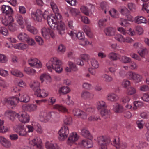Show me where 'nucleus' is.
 Instances as JSON below:
<instances>
[{
    "label": "nucleus",
    "mask_w": 149,
    "mask_h": 149,
    "mask_svg": "<svg viewBox=\"0 0 149 149\" xmlns=\"http://www.w3.org/2000/svg\"><path fill=\"white\" fill-rule=\"evenodd\" d=\"M32 125L34 127L36 131L38 133L41 134L43 132V130L41 126L38 123L33 122L32 123Z\"/></svg>",
    "instance_id": "obj_33"
},
{
    "label": "nucleus",
    "mask_w": 149,
    "mask_h": 149,
    "mask_svg": "<svg viewBox=\"0 0 149 149\" xmlns=\"http://www.w3.org/2000/svg\"><path fill=\"white\" fill-rule=\"evenodd\" d=\"M113 110L116 113H120L123 111L124 109L123 107L120 104L116 103L113 105Z\"/></svg>",
    "instance_id": "obj_26"
},
{
    "label": "nucleus",
    "mask_w": 149,
    "mask_h": 149,
    "mask_svg": "<svg viewBox=\"0 0 149 149\" xmlns=\"http://www.w3.org/2000/svg\"><path fill=\"white\" fill-rule=\"evenodd\" d=\"M80 9L81 11L85 15H88L89 14V10L86 7L82 6Z\"/></svg>",
    "instance_id": "obj_62"
},
{
    "label": "nucleus",
    "mask_w": 149,
    "mask_h": 149,
    "mask_svg": "<svg viewBox=\"0 0 149 149\" xmlns=\"http://www.w3.org/2000/svg\"><path fill=\"white\" fill-rule=\"evenodd\" d=\"M109 12L112 17L113 18H116L118 17L119 13L117 11L115 8H111Z\"/></svg>",
    "instance_id": "obj_38"
},
{
    "label": "nucleus",
    "mask_w": 149,
    "mask_h": 149,
    "mask_svg": "<svg viewBox=\"0 0 149 149\" xmlns=\"http://www.w3.org/2000/svg\"><path fill=\"white\" fill-rule=\"evenodd\" d=\"M11 73L17 77L22 78L24 76V74L20 71L17 69H14L10 71Z\"/></svg>",
    "instance_id": "obj_35"
},
{
    "label": "nucleus",
    "mask_w": 149,
    "mask_h": 149,
    "mask_svg": "<svg viewBox=\"0 0 149 149\" xmlns=\"http://www.w3.org/2000/svg\"><path fill=\"white\" fill-rule=\"evenodd\" d=\"M19 120L23 123H28L30 120L29 115L26 112H24L21 114L18 115Z\"/></svg>",
    "instance_id": "obj_16"
},
{
    "label": "nucleus",
    "mask_w": 149,
    "mask_h": 149,
    "mask_svg": "<svg viewBox=\"0 0 149 149\" xmlns=\"http://www.w3.org/2000/svg\"><path fill=\"white\" fill-rule=\"evenodd\" d=\"M0 33L5 36H7L8 34V32L7 29L5 27L0 28Z\"/></svg>",
    "instance_id": "obj_60"
},
{
    "label": "nucleus",
    "mask_w": 149,
    "mask_h": 149,
    "mask_svg": "<svg viewBox=\"0 0 149 149\" xmlns=\"http://www.w3.org/2000/svg\"><path fill=\"white\" fill-rule=\"evenodd\" d=\"M97 141L99 145H108L111 143L110 138L106 136H100L97 138Z\"/></svg>",
    "instance_id": "obj_11"
},
{
    "label": "nucleus",
    "mask_w": 149,
    "mask_h": 149,
    "mask_svg": "<svg viewBox=\"0 0 149 149\" xmlns=\"http://www.w3.org/2000/svg\"><path fill=\"white\" fill-rule=\"evenodd\" d=\"M78 137L76 133H71L67 141V143L69 145H71L75 142L77 141Z\"/></svg>",
    "instance_id": "obj_17"
},
{
    "label": "nucleus",
    "mask_w": 149,
    "mask_h": 149,
    "mask_svg": "<svg viewBox=\"0 0 149 149\" xmlns=\"http://www.w3.org/2000/svg\"><path fill=\"white\" fill-rule=\"evenodd\" d=\"M14 20L12 15H5L2 20L3 24L6 26H8L12 22H14Z\"/></svg>",
    "instance_id": "obj_19"
},
{
    "label": "nucleus",
    "mask_w": 149,
    "mask_h": 149,
    "mask_svg": "<svg viewBox=\"0 0 149 149\" xmlns=\"http://www.w3.org/2000/svg\"><path fill=\"white\" fill-rule=\"evenodd\" d=\"M90 63L92 68L95 69L99 68V64L97 60L95 59H92L91 60Z\"/></svg>",
    "instance_id": "obj_42"
},
{
    "label": "nucleus",
    "mask_w": 149,
    "mask_h": 149,
    "mask_svg": "<svg viewBox=\"0 0 149 149\" xmlns=\"http://www.w3.org/2000/svg\"><path fill=\"white\" fill-rule=\"evenodd\" d=\"M8 29L12 31H14L17 30L18 26L15 23L12 22L8 26Z\"/></svg>",
    "instance_id": "obj_53"
},
{
    "label": "nucleus",
    "mask_w": 149,
    "mask_h": 149,
    "mask_svg": "<svg viewBox=\"0 0 149 149\" xmlns=\"http://www.w3.org/2000/svg\"><path fill=\"white\" fill-rule=\"evenodd\" d=\"M30 142L32 145L36 146L39 149H42L43 148L41 140L40 139L37 138L34 139Z\"/></svg>",
    "instance_id": "obj_20"
},
{
    "label": "nucleus",
    "mask_w": 149,
    "mask_h": 149,
    "mask_svg": "<svg viewBox=\"0 0 149 149\" xmlns=\"http://www.w3.org/2000/svg\"><path fill=\"white\" fill-rule=\"evenodd\" d=\"M40 105V103H27L22 106V109L25 111H33L36 110L37 107Z\"/></svg>",
    "instance_id": "obj_8"
},
{
    "label": "nucleus",
    "mask_w": 149,
    "mask_h": 149,
    "mask_svg": "<svg viewBox=\"0 0 149 149\" xmlns=\"http://www.w3.org/2000/svg\"><path fill=\"white\" fill-rule=\"evenodd\" d=\"M72 123V118L70 116H66L64 120V124L58 132L59 139L60 141H63L65 140L68 137L69 134L68 127L65 125H69Z\"/></svg>",
    "instance_id": "obj_2"
},
{
    "label": "nucleus",
    "mask_w": 149,
    "mask_h": 149,
    "mask_svg": "<svg viewBox=\"0 0 149 149\" xmlns=\"http://www.w3.org/2000/svg\"><path fill=\"white\" fill-rule=\"evenodd\" d=\"M118 23L121 26L124 27H127L130 25V23L125 19L120 18L118 21Z\"/></svg>",
    "instance_id": "obj_45"
},
{
    "label": "nucleus",
    "mask_w": 149,
    "mask_h": 149,
    "mask_svg": "<svg viewBox=\"0 0 149 149\" xmlns=\"http://www.w3.org/2000/svg\"><path fill=\"white\" fill-rule=\"evenodd\" d=\"M138 53L141 57L144 58L145 56L148 54V52L146 48H142L138 51Z\"/></svg>",
    "instance_id": "obj_43"
},
{
    "label": "nucleus",
    "mask_w": 149,
    "mask_h": 149,
    "mask_svg": "<svg viewBox=\"0 0 149 149\" xmlns=\"http://www.w3.org/2000/svg\"><path fill=\"white\" fill-rule=\"evenodd\" d=\"M24 72L29 75H34L36 72V70L30 67L25 66L24 68Z\"/></svg>",
    "instance_id": "obj_31"
},
{
    "label": "nucleus",
    "mask_w": 149,
    "mask_h": 149,
    "mask_svg": "<svg viewBox=\"0 0 149 149\" xmlns=\"http://www.w3.org/2000/svg\"><path fill=\"white\" fill-rule=\"evenodd\" d=\"M4 114L5 116L8 117L12 121H14L15 117H18V114L16 113L15 112L11 111H7Z\"/></svg>",
    "instance_id": "obj_24"
},
{
    "label": "nucleus",
    "mask_w": 149,
    "mask_h": 149,
    "mask_svg": "<svg viewBox=\"0 0 149 149\" xmlns=\"http://www.w3.org/2000/svg\"><path fill=\"white\" fill-rule=\"evenodd\" d=\"M100 8L102 10L104 11L105 14H106L107 10L109 9V7L107 2H103L100 3Z\"/></svg>",
    "instance_id": "obj_46"
},
{
    "label": "nucleus",
    "mask_w": 149,
    "mask_h": 149,
    "mask_svg": "<svg viewBox=\"0 0 149 149\" xmlns=\"http://www.w3.org/2000/svg\"><path fill=\"white\" fill-rule=\"evenodd\" d=\"M107 21V19L105 18L100 19L98 22V27L100 28L104 27L106 26L105 22Z\"/></svg>",
    "instance_id": "obj_57"
},
{
    "label": "nucleus",
    "mask_w": 149,
    "mask_h": 149,
    "mask_svg": "<svg viewBox=\"0 0 149 149\" xmlns=\"http://www.w3.org/2000/svg\"><path fill=\"white\" fill-rule=\"evenodd\" d=\"M8 59L6 56L4 54H0V63H6Z\"/></svg>",
    "instance_id": "obj_59"
},
{
    "label": "nucleus",
    "mask_w": 149,
    "mask_h": 149,
    "mask_svg": "<svg viewBox=\"0 0 149 149\" xmlns=\"http://www.w3.org/2000/svg\"><path fill=\"white\" fill-rule=\"evenodd\" d=\"M92 141L90 140L89 141L87 140H83L82 141L81 144L84 147L90 148L92 146Z\"/></svg>",
    "instance_id": "obj_47"
},
{
    "label": "nucleus",
    "mask_w": 149,
    "mask_h": 149,
    "mask_svg": "<svg viewBox=\"0 0 149 149\" xmlns=\"http://www.w3.org/2000/svg\"><path fill=\"white\" fill-rule=\"evenodd\" d=\"M111 144L114 145L117 149H119L120 148L119 138L114 139Z\"/></svg>",
    "instance_id": "obj_52"
},
{
    "label": "nucleus",
    "mask_w": 149,
    "mask_h": 149,
    "mask_svg": "<svg viewBox=\"0 0 149 149\" xmlns=\"http://www.w3.org/2000/svg\"><path fill=\"white\" fill-rule=\"evenodd\" d=\"M24 21L25 24H27L26 27L28 31L33 34H37L38 32V30L36 28L33 26L28 24L29 23V22L28 19H26Z\"/></svg>",
    "instance_id": "obj_22"
},
{
    "label": "nucleus",
    "mask_w": 149,
    "mask_h": 149,
    "mask_svg": "<svg viewBox=\"0 0 149 149\" xmlns=\"http://www.w3.org/2000/svg\"><path fill=\"white\" fill-rule=\"evenodd\" d=\"M28 64L31 66L37 68H40L42 65L40 60L36 58H31L28 61Z\"/></svg>",
    "instance_id": "obj_10"
},
{
    "label": "nucleus",
    "mask_w": 149,
    "mask_h": 149,
    "mask_svg": "<svg viewBox=\"0 0 149 149\" xmlns=\"http://www.w3.org/2000/svg\"><path fill=\"white\" fill-rule=\"evenodd\" d=\"M35 39L36 42L40 45H42L44 43V41L42 38L38 36H35Z\"/></svg>",
    "instance_id": "obj_63"
},
{
    "label": "nucleus",
    "mask_w": 149,
    "mask_h": 149,
    "mask_svg": "<svg viewBox=\"0 0 149 149\" xmlns=\"http://www.w3.org/2000/svg\"><path fill=\"white\" fill-rule=\"evenodd\" d=\"M8 74L9 73L8 71L0 68V75L4 77H6L8 76Z\"/></svg>",
    "instance_id": "obj_64"
},
{
    "label": "nucleus",
    "mask_w": 149,
    "mask_h": 149,
    "mask_svg": "<svg viewBox=\"0 0 149 149\" xmlns=\"http://www.w3.org/2000/svg\"><path fill=\"white\" fill-rule=\"evenodd\" d=\"M27 47L28 45L27 44L23 43H18L13 45V47L15 49H25L27 48Z\"/></svg>",
    "instance_id": "obj_37"
},
{
    "label": "nucleus",
    "mask_w": 149,
    "mask_h": 149,
    "mask_svg": "<svg viewBox=\"0 0 149 149\" xmlns=\"http://www.w3.org/2000/svg\"><path fill=\"white\" fill-rule=\"evenodd\" d=\"M45 147L47 149H56L58 147L56 145H54L47 141L45 143Z\"/></svg>",
    "instance_id": "obj_49"
},
{
    "label": "nucleus",
    "mask_w": 149,
    "mask_h": 149,
    "mask_svg": "<svg viewBox=\"0 0 149 149\" xmlns=\"http://www.w3.org/2000/svg\"><path fill=\"white\" fill-rule=\"evenodd\" d=\"M50 29L45 27L43 28L41 30L42 34L43 36L47 38L49 37V33Z\"/></svg>",
    "instance_id": "obj_41"
},
{
    "label": "nucleus",
    "mask_w": 149,
    "mask_h": 149,
    "mask_svg": "<svg viewBox=\"0 0 149 149\" xmlns=\"http://www.w3.org/2000/svg\"><path fill=\"white\" fill-rule=\"evenodd\" d=\"M15 131L21 136H26L28 134L26 129L21 125H18L15 129Z\"/></svg>",
    "instance_id": "obj_13"
},
{
    "label": "nucleus",
    "mask_w": 149,
    "mask_h": 149,
    "mask_svg": "<svg viewBox=\"0 0 149 149\" xmlns=\"http://www.w3.org/2000/svg\"><path fill=\"white\" fill-rule=\"evenodd\" d=\"M61 61L56 57L51 58L46 64V67L50 72H52V70H54L57 72L60 73L62 70L63 68L60 65Z\"/></svg>",
    "instance_id": "obj_3"
},
{
    "label": "nucleus",
    "mask_w": 149,
    "mask_h": 149,
    "mask_svg": "<svg viewBox=\"0 0 149 149\" xmlns=\"http://www.w3.org/2000/svg\"><path fill=\"white\" fill-rule=\"evenodd\" d=\"M102 77L104 81L107 82H110L113 80V78L111 76L107 74H104L102 75Z\"/></svg>",
    "instance_id": "obj_50"
},
{
    "label": "nucleus",
    "mask_w": 149,
    "mask_h": 149,
    "mask_svg": "<svg viewBox=\"0 0 149 149\" xmlns=\"http://www.w3.org/2000/svg\"><path fill=\"white\" fill-rule=\"evenodd\" d=\"M126 93L128 95H133L136 93V90L135 88L133 87H130L127 89Z\"/></svg>",
    "instance_id": "obj_44"
},
{
    "label": "nucleus",
    "mask_w": 149,
    "mask_h": 149,
    "mask_svg": "<svg viewBox=\"0 0 149 149\" xmlns=\"http://www.w3.org/2000/svg\"><path fill=\"white\" fill-rule=\"evenodd\" d=\"M54 109L58 110V111L63 113H68V109L64 106L61 104H56L53 106Z\"/></svg>",
    "instance_id": "obj_21"
},
{
    "label": "nucleus",
    "mask_w": 149,
    "mask_h": 149,
    "mask_svg": "<svg viewBox=\"0 0 149 149\" xmlns=\"http://www.w3.org/2000/svg\"><path fill=\"white\" fill-rule=\"evenodd\" d=\"M71 14L74 16H76L80 14V13L79 10L76 8H72L70 10Z\"/></svg>",
    "instance_id": "obj_56"
},
{
    "label": "nucleus",
    "mask_w": 149,
    "mask_h": 149,
    "mask_svg": "<svg viewBox=\"0 0 149 149\" xmlns=\"http://www.w3.org/2000/svg\"><path fill=\"white\" fill-rule=\"evenodd\" d=\"M68 64L72 70L75 71L78 70L77 67L73 62L69 61L68 63Z\"/></svg>",
    "instance_id": "obj_58"
},
{
    "label": "nucleus",
    "mask_w": 149,
    "mask_h": 149,
    "mask_svg": "<svg viewBox=\"0 0 149 149\" xmlns=\"http://www.w3.org/2000/svg\"><path fill=\"white\" fill-rule=\"evenodd\" d=\"M62 16L60 19H57L51 16L48 19V23L49 26L53 29H56L58 33L61 35L65 33V26L64 23L61 21Z\"/></svg>",
    "instance_id": "obj_1"
},
{
    "label": "nucleus",
    "mask_w": 149,
    "mask_h": 149,
    "mask_svg": "<svg viewBox=\"0 0 149 149\" xmlns=\"http://www.w3.org/2000/svg\"><path fill=\"white\" fill-rule=\"evenodd\" d=\"M1 10L2 13L5 15H12L13 13L12 8L8 5H2L1 7Z\"/></svg>",
    "instance_id": "obj_12"
},
{
    "label": "nucleus",
    "mask_w": 149,
    "mask_h": 149,
    "mask_svg": "<svg viewBox=\"0 0 149 149\" xmlns=\"http://www.w3.org/2000/svg\"><path fill=\"white\" fill-rule=\"evenodd\" d=\"M73 113L75 116L83 119H86L87 118V114L84 111L79 109H75L73 110Z\"/></svg>",
    "instance_id": "obj_18"
},
{
    "label": "nucleus",
    "mask_w": 149,
    "mask_h": 149,
    "mask_svg": "<svg viewBox=\"0 0 149 149\" xmlns=\"http://www.w3.org/2000/svg\"><path fill=\"white\" fill-rule=\"evenodd\" d=\"M19 99L15 96L8 98H5L4 99L5 102H18L19 101L23 102H28L29 100V97L26 95H24L21 98L20 100Z\"/></svg>",
    "instance_id": "obj_6"
},
{
    "label": "nucleus",
    "mask_w": 149,
    "mask_h": 149,
    "mask_svg": "<svg viewBox=\"0 0 149 149\" xmlns=\"http://www.w3.org/2000/svg\"><path fill=\"white\" fill-rule=\"evenodd\" d=\"M120 61L124 63H127L131 62V59L130 58L125 56H123L121 58Z\"/></svg>",
    "instance_id": "obj_54"
},
{
    "label": "nucleus",
    "mask_w": 149,
    "mask_h": 149,
    "mask_svg": "<svg viewBox=\"0 0 149 149\" xmlns=\"http://www.w3.org/2000/svg\"><path fill=\"white\" fill-rule=\"evenodd\" d=\"M66 50L65 47L62 44H60L58 47L57 51L60 54H63L65 52Z\"/></svg>",
    "instance_id": "obj_51"
},
{
    "label": "nucleus",
    "mask_w": 149,
    "mask_h": 149,
    "mask_svg": "<svg viewBox=\"0 0 149 149\" xmlns=\"http://www.w3.org/2000/svg\"><path fill=\"white\" fill-rule=\"evenodd\" d=\"M28 36H29L25 33H21L17 36V38L21 41L24 42L27 40Z\"/></svg>",
    "instance_id": "obj_39"
},
{
    "label": "nucleus",
    "mask_w": 149,
    "mask_h": 149,
    "mask_svg": "<svg viewBox=\"0 0 149 149\" xmlns=\"http://www.w3.org/2000/svg\"><path fill=\"white\" fill-rule=\"evenodd\" d=\"M84 30L86 34L90 38L93 37V35L90 28L87 26H85L84 28Z\"/></svg>",
    "instance_id": "obj_48"
},
{
    "label": "nucleus",
    "mask_w": 149,
    "mask_h": 149,
    "mask_svg": "<svg viewBox=\"0 0 149 149\" xmlns=\"http://www.w3.org/2000/svg\"><path fill=\"white\" fill-rule=\"evenodd\" d=\"M114 38L120 43H131L134 42V40L131 38L129 36L125 37L120 34H116L114 36Z\"/></svg>",
    "instance_id": "obj_7"
},
{
    "label": "nucleus",
    "mask_w": 149,
    "mask_h": 149,
    "mask_svg": "<svg viewBox=\"0 0 149 149\" xmlns=\"http://www.w3.org/2000/svg\"><path fill=\"white\" fill-rule=\"evenodd\" d=\"M15 19L18 26L22 29L25 27V24L23 16L19 14H17L15 16Z\"/></svg>",
    "instance_id": "obj_15"
},
{
    "label": "nucleus",
    "mask_w": 149,
    "mask_h": 149,
    "mask_svg": "<svg viewBox=\"0 0 149 149\" xmlns=\"http://www.w3.org/2000/svg\"><path fill=\"white\" fill-rule=\"evenodd\" d=\"M50 6L53 11L55 14V16H53L55 18H56L58 20L60 19L61 16L59 13V9L56 4L54 2H52L50 3Z\"/></svg>",
    "instance_id": "obj_14"
},
{
    "label": "nucleus",
    "mask_w": 149,
    "mask_h": 149,
    "mask_svg": "<svg viewBox=\"0 0 149 149\" xmlns=\"http://www.w3.org/2000/svg\"><path fill=\"white\" fill-rule=\"evenodd\" d=\"M51 113L45 111H41L39 114V119L41 122L49 120L51 117Z\"/></svg>",
    "instance_id": "obj_9"
},
{
    "label": "nucleus",
    "mask_w": 149,
    "mask_h": 149,
    "mask_svg": "<svg viewBox=\"0 0 149 149\" xmlns=\"http://www.w3.org/2000/svg\"><path fill=\"white\" fill-rule=\"evenodd\" d=\"M81 96L82 98L85 99H91L93 98L94 95L88 91H84L81 93Z\"/></svg>",
    "instance_id": "obj_30"
},
{
    "label": "nucleus",
    "mask_w": 149,
    "mask_h": 149,
    "mask_svg": "<svg viewBox=\"0 0 149 149\" xmlns=\"http://www.w3.org/2000/svg\"><path fill=\"white\" fill-rule=\"evenodd\" d=\"M107 99L109 101L116 102L118 100V97L117 95L114 93H111L108 94L107 96Z\"/></svg>",
    "instance_id": "obj_27"
},
{
    "label": "nucleus",
    "mask_w": 149,
    "mask_h": 149,
    "mask_svg": "<svg viewBox=\"0 0 149 149\" xmlns=\"http://www.w3.org/2000/svg\"><path fill=\"white\" fill-rule=\"evenodd\" d=\"M49 13L48 11H45L43 12L40 9L37 10L36 11L32 12L31 13V17L35 21L41 22L42 20V17L45 19L50 17L48 16Z\"/></svg>",
    "instance_id": "obj_4"
},
{
    "label": "nucleus",
    "mask_w": 149,
    "mask_h": 149,
    "mask_svg": "<svg viewBox=\"0 0 149 149\" xmlns=\"http://www.w3.org/2000/svg\"><path fill=\"white\" fill-rule=\"evenodd\" d=\"M40 79L42 83L45 80L46 83H50L52 81L51 77L45 74H42L40 76Z\"/></svg>",
    "instance_id": "obj_32"
},
{
    "label": "nucleus",
    "mask_w": 149,
    "mask_h": 149,
    "mask_svg": "<svg viewBox=\"0 0 149 149\" xmlns=\"http://www.w3.org/2000/svg\"><path fill=\"white\" fill-rule=\"evenodd\" d=\"M100 114L102 117L104 118H107L109 117L111 112L110 110L105 109L101 111Z\"/></svg>",
    "instance_id": "obj_36"
},
{
    "label": "nucleus",
    "mask_w": 149,
    "mask_h": 149,
    "mask_svg": "<svg viewBox=\"0 0 149 149\" xmlns=\"http://www.w3.org/2000/svg\"><path fill=\"white\" fill-rule=\"evenodd\" d=\"M134 20L135 23L138 24L146 23V19L141 16H137L135 17Z\"/></svg>",
    "instance_id": "obj_28"
},
{
    "label": "nucleus",
    "mask_w": 149,
    "mask_h": 149,
    "mask_svg": "<svg viewBox=\"0 0 149 149\" xmlns=\"http://www.w3.org/2000/svg\"><path fill=\"white\" fill-rule=\"evenodd\" d=\"M107 107L105 103H98L97 105V108L98 110H104Z\"/></svg>",
    "instance_id": "obj_61"
},
{
    "label": "nucleus",
    "mask_w": 149,
    "mask_h": 149,
    "mask_svg": "<svg viewBox=\"0 0 149 149\" xmlns=\"http://www.w3.org/2000/svg\"><path fill=\"white\" fill-rule=\"evenodd\" d=\"M125 75L128 79L133 81L135 83L141 82L143 79L141 75L132 71H128Z\"/></svg>",
    "instance_id": "obj_5"
},
{
    "label": "nucleus",
    "mask_w": 149,
    "mask_h": 149,
    "mask_svg": "<svg viewBox=\"0 0 149 149\" xmlns=\"http://www.w3.org/2000/svg\"><path fill=\"white\" fill-rule=\"evenodd\" d=\"M35 94L38 97H45L48 95V92L44 89H38L35 92Z\"/></svg>",
    "instance_id": "obj_23"
},
{
    "label": "nucleus",
    "mask_w": 149,
    "mask_h": 149,
    "mask_svg": "<svg viewBox=\"0 0 149 149\" xmlns=\"http://www.w3.org/2000/svg\"><path fill=\"white\" fill-rule=\"evenodd\" d=\"M81 134L83 136L88 139L91 137V135L89 131L86 129H83L81 130Z\"/></svg>",
    "instance_id": "obj_40"
},
{
    "label": "nucleus",
    "mask_w": 149,
    "mask_h": 149,
    "mask_svg": "<svg viewBox=\"0 0 149 149\" xmlns=\"http://www.w3.org/2000/svg\"><path fill=\"white\" fill-rule=\"evenodd\" d=\"M104 31L107 36H111L115 34L116 29L112 27H108L104 29Z\"/></svg>",
    "instance_id": "obj_25"
},
{
    "label": "nucleus",
    "mask_w": 149,
    "mask_h": 149,
    "mask_svg": "<svg viewBox=\"0 0 149 149\" xmlns=\"http://www.w3.org/2000/svg\"><path fill=\"white\" fill-rule=\"evenodd\" d=\"M109 59L112 61H116L120 59L119 55L117 53L111 52L107 55Z\"/></svg>",
    "instance_id": "obj_29"
},
{
    "label": "nucleus",
    "mask_w": 149,
    "mask_h": 149,
    "mask_svg": "<svg viewBox=\"0 0 149 149\" xmlns=\"http://www.w3.org/2000/svg\"><path fill=\"white\" fill-rule=\"evenodd\" d=\"M71 91L70 88L67 86H63L60 87L58 89V93L61 94H65L70 92Z\"/></svg>",
    "instance_id": "obj_34"
},
{
    "label": "nucleus",
    "mask_w": 149,
    "mask_h": 149,
    "mask_svg": "<svg viewBox=\"0 0 149 149\" xmlns=\"http://www.w3.org/2000/svg\"><path fill=\"white\" fill-rule=\"evenodd\" d=\"M0 86L3 88L6 89L9 86V84L4 79L0 80Z\"/></svg>",
    "instance_id": "obj_55"
}]
</instances>
